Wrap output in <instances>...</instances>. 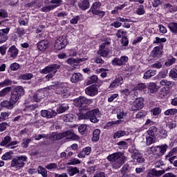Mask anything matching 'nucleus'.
Instances as JSON below:
<instances>
[{"label":"nucleus","mask_w":177,"mask_h":177,"mask_svg":"<svg viewBox=\"0 0 177 177\" xmlns=\"http://www.w3.org/2000/svg\"><path fill=\"white\" fill-rule=\"evenodd\" d=\"M78 6L82 10H86L89 8V0H84L78 3Z\"/></svg>","instance_id":"a878e982"},{"label":"nucleus","mask_w":177,"mask_h":177,"mask_svg":"<svg viewBox=\"0 0 177 177\" xmlns=\"http://www.w3.org/2000/svg\"><path fill=\"white\" fill-rule=\"evenodd\" d=\"M167 42V39L166 38H160L158 37H156V40L153 41V44H161Z\"/></svg>","instance_id":"e2e57ef3"},{"label":"nucleus","mask_w":177,"mask_h":177,"mask_svg":"<svg viewBox=\"0 0 177 177\" xmlns=\"http://www.w3.org/2000/svg\"><path fill=\"white\" fill-rule=\"evenodd\" d=\"M116 37H118V38H124L127 37V31H124L122 29L118 30L116 33Z\"/></svg>","instance_id":"37998d69"},{"label":"nucleus","mask_w":177,"mask_h":177,"mask_svg":"<svg viewBox=\"0 0 177 177\" xmlns=\"http://www.w3.org/2000/svg\"><path fill=\"white\" fill-rule=\"evenodd\" d=\"M93 15H94L95 16H99V17L102 18L106 16V12L98 10L97 11L93 12Z\"/></svg>","instance_id":"5fc2aeb1"},{"label":"nucleus","mask_w":177,"mask_h":177,"mask_svg":"<svg viewBox=\"0 0 177 177\" xmlns=\"http://www.w3.org/2000/svg\"><path fill=\"white\" fill-rule=\"evenodd\" d=\"M126 115H127V113H125V112H124V110L122 109L119 110L117 113L118 120H121L124 118V117H125Z\"/></svg>","instance_id":"de8ad7c7"},{"label":"nucleus","mask_w":177,"mask_h":177,"mask_svg":"<svg viewBox=\"0 0 177 177\" xmlns=\"http://www.w3.org/2000/svg\"><path fill=\"white\" fill-rule=\"evenodd\" d=\"M106 45H110V41L102 43L97 53V55H100V56L102 57H107V56H109V53H110L109 51V48H106Z\"/></svg>","instance_id":"1a4fd4ad"},{"label":"nucleus","mask_w":177,"mask_h":177,"mask_svg":"<svg viewBox=\"0 0 177 177\" xmlns=\"http://www.w3.org/2000/svg\"><path fill=\"white\" fill-rule=\"evenodd\" d=\"M126 135H127V131L119 130L114 133L113 139H120V138H122V136H125Z\"/></svg>","instance_id":"cd10ccee"},{"label":"nucleus","mask_w":177,"mask_h":177,"mask_svg":"<svg viewBox=\"0 0 177 177\" xmlns=\"http://www.w3.org/2000/svg\"><path fill=\"white\" fill-rule=\"evenodd\" d=\"M44 97H45V93H44V91H39L33 95L32 100H34V102L39 103V102H41V100H42Z\"/></svg>","instance_id":"6ab92c4d"},{"label":"nucleus","mask_w":177,"mask_h":177,"mask_svg":"<svg viewBox=\"0 0 177 177\" xmlns=\"http://www.w3.org/2000/svg\"><path fill=\"white\" fill-rule=\"evenodd\" d=\"M97 73H99L102 78H106L107 77V73L106 71H109V69H104L103 68L98 69Z\"/></svg>","instance_id":"c03bdc74"},{"label":"nucleus","mask_w":177,"mask_h":177,"mask_svg":"<svg viewBox=\"0 0 177 177\" xmlns=\"http://www.w3.org/2000/svg\"><path fill=\"white\" fill-rule=\"evenodd\" d=\"M107 160L111 164L113 169H119L127 161L124 152H115L107 156Z\"/></svg>","instance_id":"f03ea898"},{"label":"nucleus","mask_w":177,"mask_h":177,"mask_svg":"<svg viewBox=\"0 0 177 177\" xmlns=\"http://www.w3.org/2000/svg\"><path fill=\"white\" fill-rule=\"evenodd\" d=\"M69 176H74L76 174H80V169L77 167H71L67 169Z\"/></svg>","instance_id":"bb28decb"},{"label":"nucleus","mask_w":177,"mask_h":177,"mask_svg":"<svg viewBox=\"0 0 177 177\" xmlns=\"http://www.w3.org/2000/svg\"><path fill=\"white\" fill-rule=\"evenodd\" d=\"M164 174H165V170L157 171L155 169H152L149 171L147 177L161 176V175H164Z\"/></svg>","instance_id":"dca6fc26"},{"label":"nucleus","mask_w":177,"mask_h":177,"mask_svg":"<svg viewBox=\"0 0 177 177\" xmlns=\"http://www.w3.org/2000/svg\"><path fill=\"white\" fill-rule=\"evenodd\" d=\"M150 136H151L146 137L147 145V146H150V145H153V143H154V142H155L154 137H150Z\"/></svg>","instance_id":"6e6d98bb"},{"label":"nucleus","mask_w":177,"mask_h":177,"mask_svg":"<svg viewBox=\"0 0 177 177\" xmlns=\"http://www.w3.org/2000/svg\"><path fill=\"white\" fill-rule=\"evenodd\" d=\"M12 91V87H6L0 91V97H5L9 92Z\"/></svg>","instance_id":"f704fd0d"},{"label":"nucleus","mask_w":177,"mask_h":177,"mask_svg":"<svg viewBox=\"0 0 177 177\" xmlns=\"http://www.w3.org/2000/svg\"><path fill=\"white\" fill-rule=\"evenodd\" d=\"M97 91V87L93 84L85 88V93L88 96H96Z\"/></svg>","instance_id":"ddd939ff"},{"label":"nucleus","mask_w":177,"mask_h":177,"mask_svg":"<svg viewBox=\"0 0 177 177\" xmlns=\"http://www.w3.org/2000/svg\"><path fill=\"white\" fill-rule=\"evenodd\" d=\"M169 77L174 81H177V69L172 68L169 73Z\"/></svg>","instance_id":"c9c22d12"},{"label":"nucleus","mask_w":177,"mask_h":177,"mask_svg":"<svg viewBox=\"0 0 177 177\" xmlns=\"http://www.w3.org/2000/svg\"><path fill=\"white\" fill-rule=\"evenodd\" d=\"M9 85H12V81H10L9 79H6L3 82H0L1 88H3Z\"/></svg>","instance_id":"09e8293b"},{"label":"nucleus","mask_w":177,"mask_h":177,"mask_svg":"<svg viewBox=\"0 0 177 177\" xmlns=\"http://www.w3.org/2000/svg\"><path fill=\"white\" fill-rule=\"evenodd\" d=\"M151 113H153V115H158V114L161 113V109L156 107L151 110Z\"/></svg>","instance_id":"338daca9"},{"label":"nucleus","mask_w":177,"mask_h":177,"mask_svg":"<svg viewBox=\"0 0 177 177\" xmlns=\"http://www.w3.org/2000/svg\"><path fill=\"white\" fill-rule=\"evenodd\" d=\"M10 68L12 71H17V70L20 68V65L16 62H14L10 64Z\"/></svg>","instance_id":"8fccbe9b"},{"label":"nucleus","mask_w":177,"mask_h":177,"mask_svg":"<svg viewBox=\"0 0 177 177\" xmlns=\"http://www.w3.org/2000/svg\"><path fill=\"white\" fill-rule=\"evenodd\" d=\"M55 88V93H57V95H61L63 97L67 95V87H66L64 84H57Z\"/></svg>","instance_id":"9d476101"},{"label":"nucleus","mask_w":177,"mask_h":177,"mask_svg":"<svg viewBox=\"0 0 177 177\" xmlns=\"http://www.w3.org/2000/svg\"><path fill=\"white\" fill-rule=\"evenodd\" d=\"M92 149L90 147H85L82 149V151L77 155L79 158H84L85 156H89L91 154V151Z\"/></svg>","instance_id":"5701e85b"},{"label":"nucleus","mask_w":177,"mask_h":177,"mask_svg":"<svg viewBox=\"0 0 177 177\" xmlns=\"http://www.w3.org/2000/svg\"><path fill=\"white\" fill-rule=\"evenodd\" d=\"M167 150H168V145L167 144L151 147L152 153L158 157L164 156Z\"/></svg>","instance_id":"39448f33"},{"label":"nucleus","mask_w":177,"mask_h":177,"mask_svg":"<svg viewBox=\"0 0 177 177\" xmlns=\"http://www.w3.org/2000/svg\"><path fill=\"white\" fill-rule=\"evenodd\" d=\"M86 60H88L86 58H69L66 60V63L68 64H70V66H78L80 63H82V62H86Z\"/></svg>","instance_id":"2eb2a0df"},{"label":"nucleus","mask_w":177,"mask_h":177,"mask_svg":"<svg viewBox=\"0 0 177 177\" xmlns=\"http://www.w3.org/2000/svg\"><path fill=\"white\" fill-rule=\"evenodd\" d=\"M167 27L169 28L171 32L177 34V23L171 22L167 25Z\"/></svg>","instance_id":"473e14b6"},{"label":"nucleus","mask_w":177,"mask_h":177,"mask_svg":"<svg viewBox=\"0 0 177 177\" xmlns=\"http://www.w3.org/2000/svg\"><path fill=\"white\" fill-rule=\"evenodd\" d=\"M148 89L151 93H154V92H157V91H158V88H157V84L154 82L149 83Z\"/></svg>","instance_id":"72a5a7b5"},{"label":"nucleus","mask_w":177,"mask_h":177,"mask_svg":"<svg viewBox=\"0 0 177 177\" xmlns=\"http://www.w3.org/2000/svg\"><path fill=\"white\" fill-rule=\"evenodd\" d=\"M147 132L149 136H152V138L157 136V128L156 127H150Z\"/></svg>","instance_id":"7c9ffc66"},{"label":"nucleus","mask_w":177,"mask_h":177,"mask_svg":"<svg viewBox=\"0 0 177 177\" xmlns=\"http://www.w3.org/2000/svg\"><path fill=\"white\" fill-rule=\"evenodd\" d=\"M122 76H118V77L115 78V80H113V82L109 85V89H115L120 84H122L123 81Z\"/></svg>","instance_id":"a211bd4d"},{"label":"nucleus","mask_w":177,"mask_h":177,"mask_svg":"<svg viewBox=\"0 0 177 177\" xmlns=\"http://www.w3.org/2000/svg\"><path fill=\"white\" fill-rule=\"evenodd\" d=\"M136 13L139 15L141 16L142 15H145L146 13V11L145 10V6L143 5H140L138 8L136 10Z\"/></svg>","instance_id":"a18cd8bd"},{"label":"nucleus","mask_w":177,"mask_h":177,"mask_svg":"<svg viewBox=\"0 0 177 177\" xmlns=\"http://www.w3.org/2000/svg\"><path fill=\"white\" fill-rule=\"evenodd\" d=\"M177 113L176 109H167L164 112L165 115H175Z\"/></svg>","instance_id":"ea45409f"},{"label":"nucleus","mask_w":177,"mask_h":177,"mask_svg":"<svg viewBox=\"0 0 177 177\" xmlns=\"http://www.w3.org/2000/svg\"><path fill=\"white\" fill-rule=\"evenodd\" d=\"M63 3L62 0H51L50 1V3H53L54 5H53V6H55V8H58V6H60L62 5V3Z\"/></svg>","instance_id":"3c124183"},{"label":"nucleus","mask_w":177,"mask_h":177,"mask_svg":"<svg viewBox=\"0 0 177 177\" xmlns=\"http://www.w3.org/2000/svg\"><path fill=\"white\" fill-rule=\"evenodd\" d=\"M10 115V113L8 112H1L0 118H1V121H5L8 117Z\"/></svg>","instance_id":"680f3d73"},{"label":"nucleus","mask_w":177,"mask_h":177,"mask_svg":"<svg viewBox=\"0 0 177 177\" xmlns=\"http://www.w3.org/2000/svg\"><path fill=\"white\" fill-rule=\"evenodd\" d=\"M24 95V88L23 86H17L10 93V100L14 104L20 100V97Z\"/></svg>","instance_id":"7ed1b4c3"},{"label":"nucleus","mask_w":177,"mask_h":177,"mask_svg":"<svg viewBox=\"0 0 177 177\" xmlns=\"http://www.w3.org/2000/svg\"><path fill=\"white\" fill-rule=\"evenodd\" d=\"M97 76L92 75L87 81L86 84L87 85H91V84H96V82H97Z\"/></svg>","instance_id":"a19ab883"},{"label":"nucleus","mask_w":177,"mask_h":177,"mask_svg":"<svg viewBox=\"0 0 177 177\" xmlns=\"http://www.w3.org/2000/svg\"><path fill=\"white\" fill-rule=\"evenodd\" d=\"M37 171L39 174H41V175H42V176L44 177L48 176V171H46V169L41 166H39Z\"/></svg>","instance_id":"79ce46f5"},{"label":"nucleus","mask_w":177,"mask_h":177,"mask_svg":"<svg viewBox=\"0 0 177 177\" xmlns=\"http://www.w3.org/2000/svg\"><path fill=\"white\" fill-rule=\"evenodd\" d=\"M60 68V65L54 64L50 66H46L44 69L41 70L42 74H56L57 73V70Z\"/></svg>","instance_id":"6e6552de"},{"label":"nucleus","mask_w":177,"mask_h":177,"mask_svg":"<svg viewBox=\"0 0 177 177\" xmlns=\"http://www.w3.org/2000/svg\"><path fill=\"white\" fill-rule=\"evenodd\" d=\"M146 89V84L143 83L138 84L135 88L134 91H143Z\"/></svg>","instance_id":"603ef678"},{"label":"nucleus","mask_w":177,"mask_h":177,"mask_svg":"<svg viewBox=\"0 0 177 177\" xmlns=\"http://www.w3.org/2000/svg\"><path fill=\"white\" fill-rule=\"evenodd\" d=\"M143 98L139 97L135 100L131 106V109L133 111H138V110H140V109H143Z\"/></svg>","instance_id":"f8f14e48"},{"label":"nucleus","mask_w":177,"mask_h":177,"mask_svg":"<svg viewBox=\"0 0 177 177\" xmlns=\"http://www.w3.org/2000/svg\"><path fill=\"white\" fill-rule=\"evenodd\" d=\"M82 74L80 73H73L71 77V82L73 84H77V82H80V81H82Z\"/></svg>","instance_id":"aec40b11"},{"label":"nucleus","mask_w":177,"mask_h":177,"mask_svg":"<svg viewBox=\"0 0 177 177\" xmlns=\"http://www.w3.org/2000/svg\"><path fill=\"white\" fill-rule=\"evenodd\" d=\"M153 53L155 56H158L161 53V47L160 46H156L153 50Z\"/></svg>","instance_id":"052dcab7"},{"label":"nucleus","mask_w":177,"mask_h":177,"mask_svg":"<svg viewBox=\"0 0 177 177\" xmlns=\"http://www.w3.org/2000/svg\"><path fill=\"white\" fill-rule=\"evenodd\" d=\"M154 75H156V71L148 70L145 73L143 78L144 80H149V78H151V77H154Z\"/></svg>","instance_id":"c756f323"},{"label":"nucleus","mask_w":177,"mask_h":177,"mask_svg":"<svg viewBox=\"0 0 177 177\" xmlns=\"http://www.w3.org/2000/svg\"><path fill=\"white\" fill-rule=\"evenodd\" d=\"M40 114L44 118H53L57 115V113L53 109L41 110Z\"/></svg>","instance_id":"9b49d317"},{"label":"nucleus","mask_w":177,"mask_h":177,"mask_svg":"<svg viewBox=\"0 0 177 177\" xmlns=\"http://www.w3.org/2000/svg\"><path fill=\"white\" fill-rule=\"evenodd\" d=\"M68 109H69L68 104H62L57 106V113H58V114H62V113H64L65 111H67V110H68Z\"/></svg>","instance_id":"b1692460"},{"label":"nucleus","mask_w":177,"mask_h":177,"mask_svg":"<svg viewBox=\"0 0 177 177\" xmlns=\"http://www.w3.org/2000/svg\"><path fill=\"white\" fill-rule=\"evenodd\" d=\"M101 7H102V3H100V1H96L93 3L90 10L92 13H95V12H97L99 10V8Z\"/></svg>","instance_id":"393cba45"},{"label":"nucleus","mask_w":177,"mask_h":177,"mask_svg":"<svg viewBox=\"0 0 177 177\" xmlns=\"http://www.w3.org/2000/svg\"><path fill=\"white\" fill-rule=\"evenodd\" d=\"M37 107H38V105H28L25 109H24V111H34V110H35V109H37Z\"/></svg>","instance_id":"864d4df0"},{"label":"nucleus","mask_w":177,"mask_h":177,"mask_svg":"<svg viewBox=\"0 0 177 177\" xmlns=\"http://www.w3.org/2000/svg\"><path fill=\"white\" fill-rule=\"evenodd\" d=\"M47 169H56L57 168V164L56 163H50L46 166Z\"/></svg>","instance_id":"774afa93"},{"label":"nucleus","mask_w":177,"mask_h":177,"mask_svg":"<svg viewBox=\"0 0 177 177\" xmlns=\"http://www.w3.org/2000/svg\"><path fill=\"white\" fill-rule=\"evenodd\" d=\"M1 107H6V109H12L15 106V104L10 100L9 101L5 100L1 103Z\"/></svg>","instance_id":"c85d7f7f"},{"label":"nucleus","mask_w":177,"mask_h":177,"mask_svg":"<svg viewBox=\"0 0 177 177\" xmlns=\"http://www.w3.org/2000/svg\"><path fill=\"white\" fill-rule=\"evenodd\" d=\"M62 118L65 122H73L74 121V115L66 114Z\"/></svg>","instance_id":"e433bc0d"},{"label":"nucleus","mask_w":177,"mask_h":177,"mask_svg":"<svg viewBox=\"0 0 177 177\" xmlns=\"http://www.w3.org/2000/svg\"><path fill=\"white\" fill-rule=\"evenodd\" d=\"M86 124H81L78 127V131L81 135H85V131H86Z\"/></svg>","instance_id":"49530a36"},{"label":"nucleus","mask_w":177,"mask_h":177,"mask_svg":"<svg viewBox=\"0 0 177 177\" xmlns=\"http://www.w3.org/2000/svg\"><path fill=\"white\" fill-rule=\"evenodd\" d=\"M55 6H46V7H42L41 8V10L42 12H50V10H53V9H55Z\"/></svg>","instance_id":"bf43d9fd"},{"label":"nucleus","mask_w":177,"mask_h":177,"mask_svg":"<svg viewBox=\"0 0 177 177\" xmlns=\"http://www.w3.org/2000/svg\"><path fill=\"white\" fill-rule=\"evenodd\" d=\"M68 44V41H67L66 36H60L55 41V48L57 50H62V49H64L67 46Z\"/></svg>","instance_id":"423d86ee"},{"label":"nucleus","mask_w":177,"mask_h":177,"mask_svg":"<svg viewBox=\"0 0 177 177\" xmlns=\"http://www.w3.org/2000/svg\"><path fill=\"white\" fill-rule=\"evenodd\" d=\"M1 159L7 161V160H12V155L10 152H7L1 156Z\"/></svg>","instance_id":"13d9d810"},{"label":"nucleus","mask_w":177,"mask_h":177,"mask_svg":"<svg viewBox=\"0 0 177 177\" xmlns=\"http://www.w3.org/2000/svg\"><path fill=\"white\" fill-rule=\"evenodd\" d=\"M131 158H133V160L139 162V164L145 162V158H143V156H142L141 154L139 153L138 151H134L131 156Z\"/></svg>","instance_id":"412c9836"},{"label":"nucleus","mask_w":177,"mask_h":177,"mask_svg":"<svg viewBox=\"0 0 177 177\" xmlns=\"http://www.w3.org/2000/svg\"><path fill=\"white\" fill-rule=\"evenodd\" d=\"M33 75L32 73H25L22 75H21V78L24 80H31L32 78Z\"/></svg>","instance_id":"4d7b16f0"},{"label":"nucleus","mask_w":177,"mask_h":177,"mask_svg":"<svg viewBox=\"0 0 177 177\" xmlns=\"http://www.w3.org/2000/svg\"><path fill=\"white\" fill-rule=\"evenodd\" d=\"M113 66H122L121 64V59L119 58H115L112 61Z\"/></svg>","instance_id":"69168bd1"},{"label":"nucleus","mask_w":177,"mask_h":177,"mask_svg":"<svg viewBox=\"0 0 177 177\" xmlns=\"http://www.w3.org/2000/svg\"><path fill=\"white\" fill-rule=\"evenodd\" d=\"M10 31V28L0 30V44H3L8 41V34Z\"/></svg>","instance_id":"4468645a"},{"label":"nucleus","mask_w":177,"mask_h":177,"mask_svg":"<svg viewBox=\"0 0 177 177\" xmlns=\"http://www.w3.org/2000/svg\"><path fill=\"white\" fill-rule=\"evenodd\" d=\"M8 55L12 59H16L19 55V50L16 48V46H12L8 50Z\"/></svg>","instance_id":"4be33fe9"},{"label":"nucleus","mask_w":177,"mask_h":177,"mask_svg":"<svg viewBox=\"0 0 177 177\" xmlns=\"http://www.w3.org/2000/svg\"><path fill=\"white\" fill-rule=\"evenodd\" d=\"M26 161H27V156H21L14 158L11 162L12 167H17V168H23Z\"/></svg>","instance_id":"0eeeda50"},{"label":"nucleus","mask_w":177,"mask_h":177,"mask_svg":"<svg viewBox=\"0 0 177 177\" xmlns=\"http://www.w3.org/2000/svg\"><path fill=\"white\" fill-rule=\"evenodd\" d=\"M10 140H12V138H10V136H6L0 145L1 146H6V147H8V145L10 143Z\"/></svg>","instance_id":"58836bf2"},{"label":"nucleus","mask_w":177,"mask_h":177,"mask_svg":"<svg viewBox=\"0 0 177 177\" xmlns=\"http://www.w3.org/2000/svg\"><path fill=\"white\" fill-rule=\"evenodd\" d=\"M176 62V59L175 58H171L167 60V62H165V66L167 67H169L170 66H172L175 62Z\"/></svg>","instance_id":"0e129e2a"},{"label":"nucleus","mask_w":177,"mask_h":177,"mask_svg":"<svg viewBox=\"0 0 177 177\" xmlns=\"http://www.w3.org/2000/svg\"><path fill=\"white\" fill-rule=\"evenodd\" d=\"M160 84L162 86H172V85H174V82L171 81H168L165 79L162 80L160 82Z\"/></svg>","instance_id":"4c0bfd02"},{"label":"nucleus","mask_w":177,"mask_h":177,"mask_svg":"<svg viewBox=\"0 0 177 177\" xmlns=\"http://www.w3.org/2000/svg\"><path fill=\"white\" fill-rule=\"evenodd\" d=\"M100 138V130L96 129L93 132V142H97L99 138Z\"/></svg>","instance_id":"2f4dec72"},{"label":"nucleus","mask_w":177,"mask_h":177,"mask_svg":"<svg viewBox=\"0 0 177 177\" xmlns=\"http://www.w3.org/2000/svg\"><path fill=\"white\" fill-rule=\"evenodd\" d=\"M73 104L76 107H80L79 113L77 115L78 120H89L93 124L99 122V117H100V111L95 109L91 110V108L88 106H83L84 104V97L80 96L73 100Z\"/></svg>","instance_id":"f257e3e1"},{"label":"nucleus","mask_w":177,"mask_h":177,"mask_svg":"<svg viewBox=\"0 0 177 177\" xmlns=\"http://www.w3.org/2000/svg\"><path fill=\"white\" fill-rule=\"evenodd\" d=\"M56 138L58 140L63 139L64 138L70 140H78L80 139V136L74 133L73 130H68L59 133L57 135Z\"/></svg>","instance_id":"20e7f679"},{"label":"nucleus","mask_w":177,"mask_h":177,"mask_svg":"<svg viewBox=\"0 0 177 177\" xmlns=\"http://www.w3.org/2000/svg\"><path fill=\"white\" fill-rule=\"evenodd\" d=\"M49 48V41L48 40L43 39L37 43V49L44 52Z\"/></svg>","instance_id":"f3484780"}]
</instances>
